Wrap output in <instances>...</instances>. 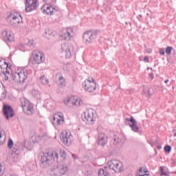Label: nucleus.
Wrapping results in <instances>:
<instances>
[{
  "instance_id": "nucleus-11",
  "label": "nucleus",
  "mask_w": 176,
  "mask_h": 176,
  "mask_svg": "<svg viewBox=\"0 0 176 176\" xmlns=\"http://www.w3.org/2000/svg\"><path fill=\"white\" fill-rule=\"evenodd\" d=\"M60 140L65 145L69 146L71 145V142H72V135H71V133L68 132L65 133H62Z\"/></svg>"
},
{
  "instance_id": "nucleus-46",
  "label": "nucleus",
  "mask_w": 176,
  "mask_h": 176,
  "mask_svg": "<svg viewBox=\"0 0 176 176\" xmlns=\"http://www.w3.org/2000/svg\"><path fill=\"white\" fill-rule=\"evenodd\" d=\"M72 157L76 159V155L75 154H72Z\"/></svg>"
},
{
  "instance_id": "nucleus-51",
  "label": "nucleus",
  "mask_w": 176,
  "mask_h": 176,
  "mask_svg": "<svg viewBox=\"0 0 176 176\" xmlns=\"http://www.w3.org/2000/svg\"><path fill=\"white\" fill-rule=\"evenodd\" d=\"M19 17H21V20H23V16H21V15H19Z\"/></svg>"
},
{
  "instance_id": "nucleus-45",
  "label": "nucleus",
  "mask_w": 176,
  "mask_h": 176,
  "mask_svg": "<svg viewBox=\"0 0 176 176\" xmlns=\"http://www.w3.org/2000/svg\"><path fill=\"white\" fill-rule=\"evenodd\" d=\"M146 52H147V53L151 54V53H152V50H146Z\"/></svg>"
},
{
  "instance_id": "nucleus-27",
  "label": "nucleus",
  "mask_w": 176,
  "mask_h": 176,
  "mask_svg": "<svg viewBox=\"0 0 176 176\" xmlns=\"http://www.w3.org/2000/svg\"><path fill=\"white\" fill-rule=\"evenodd\" d=\"M160 175L161 176H163V175H165V176H168V173H167L166 172H164V168L163 166H161L160 167Z\"/></svg>"
},
{
  "instance_id": "nucleus-34",
  "label": "nucleus",
  "mask_w": 176,
  "mask_h": 176,
  "mask_svg": "<svg viewBox=\"0 0 176 176\" xmlns=\"http://www.w3.org/2000/svg\"><path fill=\"white\" fill-rule=\"evenodd\" d=\"M3 166L2 164H0V176H2L3 174L5 173V170H3V169H2Z\"/></svg>"
},
{
  "instance_id": "nucleus-44",
  "label": "nucleus",
  "mask_w": 176,
  "mask_h": 176,
  "mask_svg": "<svg viewBox=\"0 0 176 176\" xmlns=\"http://www.w3.org/2000/svg\"><path fill=\"white\" fill-rule=\"evenodd\" d=\"M17 151H18V149H17L16 147H14V148H13V150H12V152H13L14 153H16V152H17Z\"/></svg>"
},
{
  "instance_id": "nucleus-37",
  "label": "nucleus",
  "mask_w": 176,
  "mask_h": 176,
  "mask_svg": "<svg viewBox=\"0 0 176 176\" xmlns=\"http://www.w3.org/2000/svg\"><path fill=\"white\" fill-rule=\"evenodd\" d=\"M20 21H15V22H11V25H19V24H20Z\"/></svg>"
},
{
  "instance_id": "nucleus-54",
  "label": "nucleus",
  "mask_w": 176,
  "mask_h": 176,
  "mask_svg": "<svg viewBox=\"0 0 176 176\" xmlns=\"http://www.w3.org/2000/svg\"><path fill=\"white\" fill-rule=\"evenodd\" d=\"M174 163H175V164H176V160H174Z\"/></svg>"
},
{
  "instance_id": "nucleus-50",
  "label": "nucleus",
  "mask_w": 176,
  "mask_h": 176,
  "mask_svg": "<svg viewBox=\"0 0 176 176\" xmlns=\"http://www.w3.org/2000/svg\"><path fill=\"white\" fill-rule=\"evenodd\" d=\"M114 142H117L118 143V141H116V138H114Z\"/></svg>"
},
{
  "instance_id": "nucleus-14",
  "label": "nucleus",
  "mask_w": 176,
  "mask_h": 176,
  "mask_svg": "<svg viewBox=\"0 0 176 176\" xmlns=\"http://www.w3.org/2000/svg\"><path fill=\"white\" fill-rule=\"evenodd\" d=\"M45 63V55L42 52L34 54V64H42Z\"/></svg>"
},
{
  "instance_id": "nucleus-23",
  "label": "nucleus",
  "mask_w": 176,
  "mask_h": 176,
  "mask_svg": "<svg viewBox=\"0 0 176 176\" xmlns=\"http://www.w3.org/2000/svg\"><path fill=\"white\" fill-rule=\"evenodd\" d=\"M40 82L43 83V85H47L49 83V80L46 78V76L45 75H42L39 78Z\"/></svg>"
},
{
  "instance_id": "nucleus-10",
  "label": "nucleus",
  "mask_w": 176,
  "mask_h": 176,
  "mask_svg": "<svg viewBox=\"0 0 176 176\" xmlns=\"http://www.w3.org/2000/svg\"><path fill=\"white\" fill-rule=\"evenodd\" d=\"M38 0H26L25 3V11L32 12V10H36L38 9Z\"/></svg>"
},
{
  "instance_id": "nucleus-33",
  "label": "nucleus",
  "mask_w": 176,
  "mask_h": 176,
  "mask_svg": "<svg viewBox=\"0 0 176 176\" xmlns=\"http://www.w3.org/2000/svg\"><path fill=\"white\" fill-rule=\"evenodd\" d=\"M65 105H69V102H71V98H67L66 100H64Z\"/></svg>"
},
{
  "instance_id": "nucleus-21",
  "label": "nucleus",
  "mask_w": 176,
  "mask_h": 176,
  "mask_svg": "<svg viewBox=\"0 0 176 176\" xmlns=\"http://www.w3.org/2000/svg\"><path fill=\"white\" fill-rule=\"evenodd\" d=\"M98 176H109V173L107 171V168H100L98 170Z\"/></svg>"
},
{
  "instance_id": "nucleus-39",
  "label": "nucleus",
  "mask_w": 176,
  "mask_h": 176,
  "mask_svg": "<svg viewBox=\"0 0 176 176\" xmlns=\"http://www.w3.org/2000/svg\"><path fill=\"white\" fill-rule=\"evenodd\" d=\"M56 122L58 123V124H60L61 122H63V118H58L56 120Z\"/></svg>"
},
{
  "instance_id": "nucleus-52",
  "label": "nucleus",
  "mask_w": 176,
  "mask_h": 176,
  "mask_svg": "<svg viewBox=\"0 0 176 176\" xmlns=\"http://www.w3.org/2000/svg\"><path fill=\"white\" fill-rule=\"evenodd\" d=\"M173 137H176V133H174Z\"/></svg>"
},
{
  "instance_id": "nucleus-32",
  "label": "nucleus",
  "mask_w": 176,
  "mask_h": 176,
  "mask_svg": "<svg viewBox=\"0 0 176 176\" xmlns=\"http://www.w3.org/2000/svg\"><path fill=\"white\" fill-rule=\"evenodd\" d=\"M56 116H58V118H60V119H62V122H64V115L61 114L60 113H57L56 114Z\"/></svg>"
},
{
  "instance_id": "nucleus-47",
  "label": "nucleus",
  "mask_w": 176,
  "mask_h": 176,
  "mask_svg": "<svg viewBox=\"0 0 176 176\" xmlns=\"http://www.w3.org/2000/svg\"><path fill=\"white\" fill-rule=\"evenodd\" d=\"M168 81H169L168 79V80H166L164 81V83H168Z\"/></svg>"
},
{
  "instance_id": "nucleus-5",
  "label": "nucleus",
  "mask_w": 176,
  "mask_h": 176,
  "mask_svg": "<svg viewBox=\"0 0 176 176\" xmlns=\"http://www.w3.org/2000/svg\"><path fill=\"white\" fill-rule=\"evenodd\" d=\"M109 168L110 170H113L116 173H122L123 170H124V167L123 166V164L122 162L113 160L108 162Z\"/></svg>"
},
{
  "instance_id": "nucleus-17",
  "label": "nucleus",
  "mask_w": 176,
  "mask_h": 176,
  "mask_svg": "<svg viewBox=\"0 0 176 176\" xmlns=\"http://www.w3.org/2000/svg\"><path fill=\"white\" fill-rule=\"evenodd\" d=\"M41 10H43V13L44 14H50V16H52L54 14V11L52 10V6H43L41 7Z\"/></svg>"
},
{
  "instance_id": "nucleus-48",
  "label": "nucleus",
  "mask_w": 176,
  "mask_h": 176,
  "mask_svg": "<svg viewBox=\"0 0 176 176\" xmlns=\"http://www.w3.org/2000/svg\"><path fill=\"white\" fill-rule=\"evenodd\" d=\"M147 69H151V71H153V69H152V67H147Z\"/></svg>"
},
{
  "instance_id": "nucleus-38",
  "label": "nucleus",
  "mask_w": 176,
  "mask_h": 176,
  "mask_svg": "<svg viewBox=\"0 0 176 176\" xmlns=\"http://www.w3.org/2000/svg\"><path fill=\"white\" fill-rule=\"evenodd\" d=\"M144 63H149V57L148 56H144Z\"/></svg>"
},
{
  "instance_id": "nucleus-58",
  "label": "nucleus",
  "mask_w": 176,
  "mask_h": 176,
  "mask_svg": "<svg viewBox=\"0 0 176 176\" xmlns=\"http://www.w3.org/2000/svg\"><path fill=\"white\" fill-rule=\"evenodd\" d=\"M73 104H76V102H74V103H73Z\"/></svg>"
},
{
  "instance_id": "nucleus-2",
  "label": "nucleus",
  "mask_w": 176,
  "mask_h": 176,
  "mask_svg": "<svg viewBox=\"0 0 176 176\" xmlns=\"http://www.w3.org/2000/svg\"><path fill=\"white\" fill-rule=\"evenodd\" d=\"M28 78V72L23 67L19 68L14 74L13 79L17 83H24Z\"/></svg>"
},
{
  "instance_id": "nucleus-36",
  "label": "nucleus",
  "mask_w": 176,
  "mask_h": 176,
  "mask_svg": "<svg viewBox=\"0 0 176 176\" xmlns=\"http://www.w3.org/2000/svg\"><path fill=\"white\" fill-rule=\"evenodd\" d=\"M160 54H161V56H164V54H166V51H164V50H163V49H160Z\"/></svg>"
},
{
  "instance_id": "nucleus-15",
  "label": "nucleus",
  "mask_w": 176,
  "mask_h": 176,
  "mask_svg": "<svg viewBox=\"0 0 176 176\" xmlns=\"http://www.w3.org/2000/svg\"><path fill=\"white\" fill-rule=\"evenodd\" d=\"M67 171H68V166H61L52 170V173L55 175V176H61L64 175Z\"/></svg>"
},
{
  "instance_id": "nucleus-8",
  "label": "nucleus",
  "mask_w": 176,
  "mask_h": 176,
  "mask_svg": "<svg viewBox=\"0 0 176 176\" xmlns=\"http://www.w3.org/2000/svg\"><path fill=\"white\" fill-rule=\"evenodd\" d=\"M3 113L7 120H9L10 118L14 116V111L13 107L9 104H3Z\"/></svg>"
},
{
  "instance_id": "nucleus-53",
  "label": "nucleus",
  "mask_w": 176,
  "mask_h": 176,
  "mask_svg": "<svg viewBox=\"0 0 176 176\" xmlns=\"http://www.w3.org/2000/svg\"><path fill=\"white\" fill-rule=\"evenodd\" d=\"M139 17H140V18L142 17V15L140 14V15H139Z\"/></svg>"
},
{
  "instance_id": "nucleus-12",
  "label": "nucleus",
  "mask_w": 176,
  "mask_h": 176,
  "mask_svg": "<svg viewBox=\"0 0 176 176\" xmlns=\"http://www.w3.org/2000/svg\"><path fill=\"white\" fill-rule=\"evenodd\" d=\"M108 136L105 133L100 132L98 136V144L100 145L102 148H104L108 144Z\"/></svg>"
},
{
  "instance_id": "nucleus-40",
  "label": "nucleus",
  "mask_w": 176,
  "mask_h": 176,
  "mask_svg": "<svg viewBox=\"0 0 176 176\" xmlns=\"http://www.w3.org/2000/svg\"><path fill=\"white\" fill-rule=\"evenodd\" d=\"M149 78H151V79H153L155 78V76L153 75V73H150L148 74Z\"/></svg>"
},
{
  "instance_id": "nucleus-28",
  "label": "nucleus",
  "mask_w": 176,
  "mask_h": 176,
  "mask_svg": "<svg viewBox=\"0 0 176 176\" xmlns=\"http://www.w3.org/2000/svg\"><path fill=\"white\" fill-rule=\"evenodd\" d=\"M8 19H12L14 21H16V20H17V19H19V17H17L16 15L13 14L12 13H10L8 16Z\"/></svg>"
},
{
  "instance_id": "nucleus-3",
  "label": "nucleus",
  "mask_w": 176,
  "mask_h": 176,
  "mask_svg": "<svg viewBox=\"0 0 176 176\" xmlns=\"http://www.w3.org/2000/svg\"><path fill=\"white\" fill-rule=\"evenodd\" d=\"M82 87L86 91L89 93H93L97 89V85L94 78L89 77L82 82Z\"/></svg>"
},
{
  "instance_id": "nucleus-41",
  "label": "nucleus",
  "mask_w": 176,
  "mask_h": 176,
  "mask_svg": "<svg viewBox=\"0 0 176 176\" xmlns=\"http://www.w3.org/2000/svg\"><path fill=\"white\" fill-rule=\"evenodd\" d=\"M2 138V133L0 131V140ZM0 145H3V142L0 140Z\"/></svg>"
},
{
  "instance_id": "nucleus-57",
  "label": "nucleus",
  "mask_w": 176,
  "mask_h": 176,
  "mask_svg": "<svg viewBox=\"0 0 176 176\" xmlns=\"http://www.w3.org/2000/svg\"><path fill=\"white\" fill-rule=\"evenodd\" d=\"M174 54H175V51H174Z\"/></svg>"
},
{
  "instance_id": "nucleus-19",
  "label": "nucleus",
  "mask_w": 176,
  "mask_h": 176,
  "mask_svg": "<svg viewBox=\"0 0 176 176\" xmlns=\"http://www.w3.org/2000/svg\"><path fill=\"white\" fill-rule=\"evenodd\" d=\"M71 32H72V29H67V32L62 34L63 39H64L65 41H71V38H72V36H71Z\"/></svg>"
},
{
  "instance_id": "nucleus-1",
  "label": "nucleus",
  "mask_w": 176,
  "mask_h": 176,
  "mask_svg": "<svg viewBox=\"0 0 176 176\" xmlns=\"http://www.w3.org/2000/svg\"><path fill=\"white\" fill-rule=\"evenodd\" d=\"M55 155V157H54ZM54 159V160H58V153H53L50 151V149H46L45 152L43 153V155L40 160V166L42 168H45V167H49V164L50 161Z\"/></svg>"
},
{
  "instance_id": "nucleus-55",
  "label": "nucleus",
  "mask_w": 176,
  "mask_h": 176,
  "mask_svg": "<svg viewBox=\"0 0 176 176\" xmlns=\"http://www.w3.org/2000/svg\"><path fill=\"white\" fill-rule=\"evenodd\" d=\"M125 24L127 25V22H126Z\"/></svg>"
},
{
  "instance_id": "nucleus-16",
  "label": "nucleus",
  "mask_w": 176,
  "mask_h": 176,
  "mask_svg": "<svg viewBox=\"0 0 176 176\" xmlns=\"http://www.w3.org/2000/svg\"><path fill=\"white\" fill-rule=\"evenodd\" d=\"M61 50L63 53L65 54L66 58H71V57H72V54L71 53L69 45H68L67 43H63L61 45Z\"/></svg>"
},
{
  "instance_id": "nucleus-25",
  "label": "nucleus",
  "mask_w": 176,
  "mask_h": 176,
  "mask_svg": "<svg viewBox=\"0 0 176 176\" xmlns=\"http://www.w3.org/2000/svg\"><path fill=\"white\" fill-rule=\"evenodd\" d=\"M14 145V143L13 142V140L12 139H9L8 146L9 149H13V146Z\"/></svg>"
},
{
  "instance_id": "nucleus-29",
  "label": "nucleus",
  "mask_w": 176,
  "mask_h": 176,
  "mask_svg": "<svg viewBox=\"0 0 176 176\" xmlns=\"http://www.w3.org/2000/svg\"><path fill=\"white\" fill-rule=\"evenodd\" d=\"M164 149V152H166V153H170V152H171V146L166 145Z\"/></svg>"
},
{
  "instance_id": "nucleus-43",
  "label": "nucleus",
  "mask_w": 176,
  "mask_h": 176,
  "mask_svg": "<svg viewBox=\"0 0 176 176\" xmlns=\"http://www.w3.org/2000/svg\"><path fill=\"white\" fill-rule=\"evenodd\" d=\"M147 93H148L149 96H152V94H153L152 92L151 91V89H148Z\"/></svg>"
},
{
  "instance_id": "nucleus-35",
  "label": "nucleus",
  "mask_w": 176,
  "mask_h": 176,
  "mask_svg": "<svg viewBox=\"0 0 176 176\" xmlns=\"http://www.w3.org/2000/svg\"><path fill=\"white\" fill-rule=\"evenodd\" d=\"M28 46H34V40H29L28 42Z\"/></svg>"
},
{
  "instance_id": "nucleus-9",
  "label": "nucleus",
  "mask_w": 176,
  "mask_h": 176,
  "mask_svg": "<svg viewBox=\"0 0 176 176\" xmlns=\"http://www.w3.org/2000/svg\"><path fill=\"white\" fill-rule=\"evenodd\" d=\"M84 122H86L87 124H94L96 120V117H94V113L93 111H87L84 112Z\"/></svg>"
},
{
  "instance_id": "nucleus-56",
  "label": "nucleus",
  "mask_w": 176,
  "mask_h": 176,
  "mask_svg": "<svg viewBox=\"0 0 176 176\" xmlns=\"http://www.w3.org/2000/svg\"><path fill=\"white\" fill-rule=\"evenodd\" d=\"M144 173H148V171H145V170H144Z\"/></svg>"
},
{
  "instance_id": "nucleus-24",
  "label": "nucleus",
  "mask_w": 176,
  "mask_h": 176,
  "mask_svg": "<svg viewBox=\"0 0 176 176\" xmlns=\"http://www.w3.org/2000/svg\"><path fill=\"white\" fill-rule=\"evenodd\" d=\"M7 94L8 91L6 90H3V92H1V96H0V101H2V100H5V98H6Z\"/></svg>"
},
{
  "instance_id": "nucleus-20",
  "label": "nucleus",
  "mask_w": 176,
  "mask_h": 176,
  "mask_svg": "<svg viewBox=\"0 0 176 176\" xmlns=\"http://www.w3.org/2000/svg\"><path fill=\"white\" fill-rule=\"evenodd\" d=\"M4 64L7 66L6 67V70H5V68L3 69V72H2L1 74H3L4 75L5 80H9V76L8 75L10 74L9 71H8V67H9V65L8 64V63H6V61L4 62Z\"/></svg>"
},
{
  "instance_id": "nucleus-30",
  "label": "nucleus",
  "mask_w": 176,
  "mask_h": 176,
  "mask_svg": "<svg viewBox=\"0 0 176 176\" xmlns=\"http://www.w3.org/2000/svg\"><path fill=\"white\" fill-rule=\"evenodd\" d=\"M172 51H173V47L168 46L166 48V54H168V55L171 54Z\"/></svg>"
},
{
  "instance_id": "nucleus-22",
  "label": "nucleus",
  "mask_w": 176,
  "mask_h": 176,
  "mask_svg": "<svg viewBox=\"0 0 176 176\" xmlns=\"http://www.w3.org/2000/svg\"><path fill=\"white\" fill-rule=\"evenodd\" d=\"M59 156H60L61 160H65L67 159V153H65V151H64L63 149H60Z\"/></svg>"
},
{
  "instance_id": "nucleus-18",
  "label": "nucleus",
  "mask_w": 176,
  "mask_h": 176,
  "mask_svg": "<svg viewBox=\"0 0 176 176\" xmlns=\"http://www.w3.org/2000/svg\"><path fill=\"white\" fill-rule=\"evenodd\" d=\"M59 75L58 78V85L59 87L64 88L65 86H67V84L65 83V78L63 76V75L60 74H57Z\"/></svg>"
},
{
  "instance_id": "nucleus-49",
  "label": "nucleus",
  "mask_w": 176,
  "mask_h": 176,
  "mask_svg": "<svg viewBox=\"0 0 176 176\" xmlns=\"http://www.w3.org/2000/svg\"><path fill=\"white\" fill-rule=\"evenodd\" d=\"M53 120H54V121L56 120V116H54V117H53Z\"/></svg>"
},
{
  "instance_id": "nucleus-13",
  "label": "nucleus",
  "mask_w": 176,
  "mask_h": 176,
  "mask_svg": "<svg viewBox=\"0 0 176 176\" xmlns=\"http://www.w3.org/2000/svg\"><path fill=\"white\" fill-rule=\"evenodd\" d=\"M2 39L4 42H14V36L12 35V34L7 30H4L2 34Z\"/></svg>"
},
{
  "instance_id": "nucleus-26",
  "label": "nucleus",
  "mask_w": 176,
  "mask_h": 176,
  "mask_svg": "<svg viewBox=\"0 0 176 176\" xmlns=\"http://www.w3.org/2000/svg\"><path fill=\"white\" fill-rule=\"evenodd\" d=\"M3 90H6V88H5V85L2 83V82L0 81V94L1 95L2 93H3Z\"/></svg>"
},
{
  "instance_id": "nucleus-6",
  "label": "nucleus",
  "mask_w": 176,
  "mask_h": 176,
  "mask_svg": "<svg viewBox=\"0 0 176 176\" xmlns=\"http://www.w3.org/2000/svg\"><path fill=\"white\" fill-rule=\"evenodd\" d=\"M21 104L23 112H25L26 115H32L34 112V105L30 102V100H27L25 98H23Z\"/></svg>"
},
{
  "instance_id": "nucleus-42",
  "label": "nucleus",
  "mask_w": 176,
  "mask_h": 176,
  "mask_svg": "<svg viewBox=\"0 0 176 176\" xmlns=\"http://www.w3.org/2000/svg\"><path fill=\"white\" fill-rule=\"evenodd\" d=\"M4 68L2 65H0V75H2V72H3Z\"/></svg>"
},
{
  "instance_id": "nucleus-7",
  "label": "nucleus",
  "mask_w": 176,
  "mask_h": 176,
  "mask_svg": "<svg viewBox=\"0 0 176 176\" xmlns=\"http://www.w3.org/2000/svg\"><path fill=\"white\" fill-rule=\"evenodd\" d=\"M125 124L126 126H129L132 131H134V133H138L139 134H141V131H140V128L137 125L138 124V123L137 122V120L134 119V117L131 116L130 118H126L125 119Z\"/></svg>"
},
{
  "instance_id": "nucleus-4",
  "label": "nucleus",
  "mask_w": 176,
  "mask_h": 176,
  "mask_svg": "<svg viewBox=\"0 0 176 176\" xmlns=\"http://www.w3.org/2000/svg\"><path fill=\"white\" fill-rule=\"evenodd\" d=\"M98 36V30H89L82 36L83 42L85 43H93V41Z\"/></svg>"
},
{
  "instance_id": "nucleus-31",
  "label": "nucleus",
  "mask_w": 176,
  "mask_h": 176,
  "mask_svg": "<svg viewBox=\"0 0 176 176\" xmlns=\"http://www.w3.org/2000/svg\"><path fill=\"white\" fill-rule=\"evenodd\" d=\"M53 12H58V10H60V8L56 6H52V8H51Z\"/></svg>"
}]
</instances>
